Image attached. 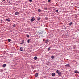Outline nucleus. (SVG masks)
I'll list each match as a JSON object with an SVG mask.
<instances>
[{
    "label": "nucleus",
    "mask_w": 79,
    "mask_h": 79,
    "mask_svg": "<svg viewBox=\"0 0 79 79\" xmlns=\"http://www.w3.org/2000/svg\"><path fill=\"white\" fill-rule=\"evenodd\" d=\"M26 36L27 37H29V35H27Z\"/></svg>",
    "instance_id": "17"
},
{
    "label": "nucleus",
    "mask_w": 79,
    "mask_h": 79,
    "mask_svg": "<svg viewBox=\"0 0 79 79\" xmlns=\"http://www.w3.org/2000/svg\"><path fill=\"white\" fill-rule=\"evenodd\" d=\"M38 11H39V12H40V11H41V10H40V9H38Z\"/></svg>",
    "instance_id": "18"
},
{
    "label": "nucleus",
    "mask_w": 79,
    "mask_h": 79,
    "mask_svg": "<svg viewBox=\"0 0 79 79\" xmlns=\"http://www.w3.org/2000/svg\"><path fill=\"white\" fill-rule=\"evenodd\" d=\"M46 20H48V18H45Z\"/></svg>",
    "instance_id": "24"
},
{
    "label": "nucleus",
    "mask_w": 79,
    "mask_h": 79,
    "mask_svg": "<svg viewBox=\"0 0 79 79\" xmlns=\"http://www.w3.org/2000/svg\"><path fill=\"white\" fill-rule=\"evenodd\" d=\"M3 0V1H5V0Z\"/></svg>",
    "instance_id": "27"
},
{
    "label": "nucleus",
    "mask_w": 79,
    "mask_h": 79,
    "mask_svg": "<svg viewBox=\"0 0 79 79\" xmlns=\"http://www.w3.org/2000/svg\"><path fill=\"white\" fill-rule=\"evenodd\" d=\"M19 14V12H16L15 14V15H18Z\"/></svg>",
    "instance_id": "3"
},
{
    "label": "nucleus",
    "mask_w": 79,
    "mask_h": 79,
    "mask_svg": "<svg viewBox=\"0 0 79 79\" xmlns=\"http://www.w3.org/2000/svg\"><path fill=\"white\" fill-rule=\"evenodd\" d=\"M56 72L57 73V74H58L59 76H61V72H59V71H58V70H57L56 71Z\"/></svg>",
    "instance_id": "1"
},
{
    "label": "nucleus",
    "mask_w": 79,
    "mask_h": 79,
    "mask_svg": "<svg viewBox=\"0 0 79 79\" xmlns=\"http://www.w3.org/2000/svg\"><path fill=\"white\" fill-rule=\"evenodd\" d=\"M34 20H35V19L34 18L32 17V19H31V21L32 22V21H34Z\"/></svg>",
    "instance_id": "2"
},
{
    "label": "nucleus",
    "mask_w": 79,
    "mask_h": 79,
    "mask_svg": "<svg viewBox=\"0 0 79 79\" xmlns=\"http://www.w3.org/2000/svg\"><path fill=\"white\" fill-rule=\"evenodd\" d=\"M24 44V43H21L20 44H21V45H23Z\"/></svg>",
    "instance_id": "21"
},
{
    "label": "nucleus",
    "mask_w": 79,
    "mask_h": 79,
    "mask_svg": "<svg viewBox=\"0 0 79 79\" xmlns=\"http://www.w3.org/2000/svg\"><path fill=\"white\" fill-rule=\"evenodd\" d=\"M37 20H38V21H39V20H40V17L38 18L37 19Z\"/></svg>",
    "instance_id": "11"
},
{
    "label": "nucleus",
    "mask_w": 79,
    "mask_h": 79,
    "mask_svg": "<svg viewBox=\"0 0 79 79\" xmlns=\"http://www.w3.org/2000/svg\"><path fill=\"white\" fill-rule=\"evenodd\" d=\"M30 41V40H29V39L28 40H27L28 43H29Z\"/></svg>",
    "instance_id": "19"
},
{
    "label": "nucleus",
    "mask_w": 79,
    "mask_h": 79,
    "mask_svg": "<svg viewBox=\"0 0 79 79\" xmlns=\"http://www.w3.org/2000/svg\"><path fill=\"white\" fill-rule=\"evenodd\" d=\"M29 0L30 2H32V0Z\"/></svg>",
    "instance_id": "22"
},
{
    "label": "nucleus",
    "mask_w": 79,
    "mask_h": 79,
    "mask_svg": "<svg viewBox=\"0 0 79 79\" xmlns=\"http://www.w3.org/2000/svg\"><path fill=\"white\" fill-rule=\"evenodd\" d=\"M48 40H46V41L45 42V43L47 44V42H48Z\"/></svg>",
    "instance_id": "16"
},
{
    "label": "nucleus",
    "mask_w": 79,
    "mask_h": 79,
    "mask_svg": "<svg viewBox=\"0 0 79 79\" xmlns=\"http://www.w3.org/2000/svg\"><path fill=\"white\" fill-rule=\"evenodd\" d=\"M35 77H37L38 76V73H36V74H35Z\"/></svg>",
    "instance_id": "6"
},
{
    "label": "nucleus",
    "mask_w": 79,
    "mask_h": 79,
    "mask_svg": "<svg viewBox=\"0 0 79 79\" xmlns=\"http://www.w3.org/2000/svg\"><path fill=\"white\" fill-rule=\"evenodd\" d=\"M37 57H34V60H36V59H37Z\"/></svg>",
    "instance_id": "20"
},
{
    "label": "nucleus",
    "mask_w": 79,
    "mask_h": 79,
    "mask_svg": "<svg viewBox=\"0 0 79 79\" xmlns=\"http://www.w3.org/2000/svg\"><path fill=\"white\" fill-rule=\"evenodd\" d=\"M52 76H55V73H52Z\"/></svg>",
    "instance_id": "5"
},
{
    "label": "nucleus",
    "mask_w": 79,
    "mask_h": 79,
    "mask_svg": "<svg viewBox=\"0 0 79 79\" xmlns=\"http://www.w3.org/2000/svg\"><path fill=\"white\" fill-rule=\"evenodd\" d=\"M13 27H15V24H14V25H13Z\"/></svg>",
    "instance_id": "25"
},
{
    "label": "nucleus",
    "mask_w": 79,
    "mask_h": 79,
    "mask_svg": "<svg viewBox=\"0 0 79 79\" xmlns=\"http://www.w3.org/2000/svg\"><path fill=\"white\" fill-rule=\"evenodd\" d=\"M72 24H73V22H71L69 23V25L70 26H71V25H72Z\"/></svg>",
    "instance_id": "12"
},
{
    "label": "nucleus",
    "mask_w": 79,
    "mask_h": 79,
    "mask_svg": "<svg viewBox=\"0 0 79 79\" xmlns=\"http://www.w3.org/2000/svg\"><path fill=\"white\" fill-rule=\"evenodd\" d=\"M51 0H48V2H50Z\"/></svg>",
    "instance_id": "23"
},
{
    "label": "nucleus",
    "mask_w": 79,
    "mask_h": 79,
    "mask_svg": "<svg viewBox=\"0 0 79 79\" xmlns=\"http://www.w3.org/2000/svg\"><path fill=\"white\" fill-rule=\"evenodd\" d=\"M58 10H56V12H58Z\"/></svg>",
    "instance_id": "26"
},
{
    "label": "nucleus",
    "mask_w": 79,
    "mask_h": 79,
    "mask_svg": "<svg viewBox=\"0 0 79 79\" xmlns=\"http://www.w3.org/2000/svg\"><path fill=\"white\" fill-rule=\"evenodd\" d=\"M65 66L66 67H70V65L68 64L65 65Z\"/></svg>",
    "instance_id": "4"
},
{
    "label": "nucleus",
    "mask_w": 79,
    "mask_h": 79,
    "mask_svg": "<svg viewBox=\"0 0 79 79\" xmlns=\"http://www.w3.org/2000/svg\"><path fill=\"white\" fill-rule=\"evenodd\" d=\"M11 40L10 39H9L8 40V42H11Z\"/></svg>",
    "instance_id": "10"
},
{
    "label": "nucleus",
    "mask_w": 79,
    "mask_h": 79,
    "mask_svg": "<svg viewBox=\"0 0 79 79\" xmlns=\"http://www.w3.org/2000/svg\"><path fill=\"white\" fill-rule=\"evenodd\" d=\"M6 20L7 21H8V22H10V21H11L10 20L8 19H6Z\"/></svg>",
    "instance_id": "13"
},
{
    "label": "nucleus",
    "mask_w": 79,
    "mask_h": 79,
    "mask_svg": "<svg viewBox=\"0 0 79 79\" xmlns=\"http://www.w3.org/2000/svg\"><path fill=\"white\" fill-rule=\"evenodd\" d=\"M20 51H23V48H20Z\"/></svg>",
    "instance_id": "14"
},
{
    "label": "nucleus",
    "mask_w": 79,
    "mask_h": 79,
    "mask_svg": "<svg viewBox=\"0 0 79 79\" xmlns=\"http://www.w3.org/2000/svg\"><path fill=\"white\" fill-rule=\"evenodd\" d=\"M75 73H77V74H79V72L77 70L75 71H74Z\"/></svg>",
    "instance_id": "7"
},
{
    "label": "nucleus",
    "mask_w": 79,
    "mask_h": 79,
    "mask_svg": "<svg viewBox=\"0 0 79 79\" xmlns=\"http://www.w3.org/2000/svg\"><path fill=\"white\" fill-rule=\"evenodd\" d=\"M6 66V64H4L2 66H3V67L4 68H5V66Z\"/></svg>",
    "instance_id": "9"
},
{
    "label": "nucleus",
    "mask_w": 79,
    "mask_h": 79,
    "mask_svg": "<svg viewBox=\"0 0 79 79\" xmlns=\"http://www.w3.org/2000/svg\"><path fill=\"white\" fill-rule=\"evenodd\" d=\"M50 48H51V47H49L48 48V51H50Z\"/></svg>",
    "instance_id": "8"
},
{
    "label": "nucleus",
    "mask_w": 79,
    "mask_h": 79,
    "mask_svg": "<svg viewBox=\"0 0 79 79\" xmlns=\"http://www.w3.org/2000/svg\"><path fill=\"white\" fill-rule=\"evenodd\" d=\"M55 57H54V56H51V58L52 59H54V58Z\"/></svg>",
    "instance_id": "15"
}]
</instances>
